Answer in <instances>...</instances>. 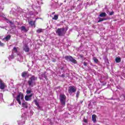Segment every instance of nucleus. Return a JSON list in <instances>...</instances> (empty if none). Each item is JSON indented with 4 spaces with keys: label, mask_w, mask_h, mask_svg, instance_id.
<instances>
[{
    "label": "nucleus",
    "mask_w": 125,
    "mask_h": 125,
    "mask_svg": "<svg viewBox=\"0 0 125 125\" xmlns=\"http://www.w3.org/2000/svg\"><path fill=\"white\" fill-rule=\"evenodd\" d=\"M115 61L116 63H120V62H121V58L118 57L116 58L115 59Z\"/></svg>",
    "instance_id": "f3484780"
},
{
    "label": "nucleus",
    "mask_w": 125,
    "mask_h": 125,
    "mask_svg": "<svg viewBox=\"0 0 125 125\" xmlns=\"http://www.w3.org/2000/svg\"><path fill=\"white\" fill-rule=\"evenodd\" d=\"M79 95H80V92L78 91L76 93V97H79Z\"/></svg>",
    "instance_id": "cd10ccee"
},
{
    "label": "nucleus",
    "mask_w": 125,
    "mask_h": 125,
    "mask_svg": "<svg viewBox=\"0 0 125 125\" xmlns=\"http://www.w3.org/2000/svg\"><path fill=\"white\" fill-rule=\"evenodd\" d=\"M24 114V115H22V117H24V116H25V115H26V113H23Z\"/></svg>",
    "instance_id": "473e14b6"
},
{
    "label": "nucleus",
    "mask_w": 125,
    "mask_h": 125,
    "mask_svg": "<svg viewBox=\"0 0 125 125\" xmlns=\"http://www.w3.org/2000/svg\"><path fill=\"white\" fill-rule=\"evenodd\" d=\"M29 25H30V26H32V27L34 26V27L35 28V27H36V26H35V21H30L28 22Z\"/></svg>",
    "instance_id": "f8f14e48"
},
{
    "label": "nucleus",
    "mask_w": 125,
    "mask_h": 125,
    "mask_svg": "<svg viewBox=\"0 0 125 125\" xmlns=\"http://www.w3.org/2000/svg\"><path fill=\"white\" fill-rule=\"evenodd\" d=\"M97 0H89V2L91 4H93V3H95V1H96Z\"/></svg>",
    "instance_id": "6ab92c4d"
},
{
    "label": "nucleus",
    "mask_w": 125,
    "mask_h": 125,
    "mask_svg": "<svg viewBox=\"0 0 125 125\" xmlns=\"http://www.w3.org/2000/svg\"><path fill=\"white\" fill-rule=\"evenodd\" d=\"M53 62H55V61H53Z\"/></svg>",
    "instance_id": "4c0bfd02"
},
{
    "label": "nucleus",
    "mask_w": 125,
    "mask_h": 125,
    "mask_svg": "<svg viewBox=\"0 0 125 125\" xmlns=\"http://www.w3.org/2000/svg\"><path fill=\"white\" fill-rule=\"evenodd\" d=\"M99 16L100 17H106V16H107V14L105 12L102 13L99 15Z\"/></svg>",
    "instance_id": "2eb2a0df"
},
{
    "label": "nucleus",
    "mask_w": 125,
    "mask_h": 125,
    "mask_svg": "<svg viewBox=\"0 0 125 125\" xmlns=\"http://www.w3.org/2000/svg\"><path fill=\"white\" fill-rule=\"evenodd\" d=\"M37 106H38V107H39V104H36Z\"/></svg>",
    "instance_id": "f704fd0d"
},
{
    "label": "nucleus",
    "mask_w": 125,
    "mask_h": 125,
    "mask_svg": "<svg viewBox=\"0 0 125 125\" xmlns=\"http://www.w3.org/2000/svg\"><path fill=\"white\" fill-rule=\"evenodd\" d=\"M11 37V36H10V35H7L6 37H5L4 40H5V41H9V40H10Z\"/></svg>",
    "instance_id": "a211bd4d"
},
{
    "label": "nucleus",
    "mask_w": 125,
    "mask_h": 125,
    "mask_svg": "<svg viewBox=\"0 0 125 125\" xmlns=\"http://www.w3.org/2000/svg\"><path fill=\"white\" fill-rule=\"evenodd\" d=\"M31 92H32V89H31L30 88H27V89L26 90L27 94H30V93H31Z\"/></svg>",
    "instance_id": "aec40b11"
},
{
    "label": "nucleus",
    "mask_w": 125,
    "mask_h": 125,
    "mask_svg": "<svg viewBox=\"0 0 125 125\" xmlns=\"http://www.w3.org/2000/svg\"><path fill=\"white\" fill-rule=\"evenodd\" d=\"M13 104H10V106H13Z\"/></svg>",
    "instance_id": "72a5a7b5"
},
{
    "label": "nucleus",
    "mask_w": 125,
    "mask_h": 125,
    "mask_svg": "<svg viewBox=\"0 0 125 125\" xmlns=\"http://www.w3.org/2000/svg\"><path fill=\"white\" fill-rule=\"evenodd\" d=\"M93 60L94 62H95V63H98V59H97V58H96V57L93 58Z\"/></svg>",
    "instance_id": "393cba45"
},
{
    "label": "nucleus",
    "mask_w": 125,
    "mask_h": 125,
    "mask_svg": "<svg viewBox=\"0 0 125 125\" xmlns=\"http://www.w3.org/2000/svg\"><path fill=\"white\" fill-rule=\"evenodd\" d=\"M20 30H21L22 33H27V32H28V29L24 26L21 27Z\"/></svg>",
    "instance_id": "9d476101"
},
{
    "label": "nucleus",
    "mask_w": 125,
    "mask_h": 125,
    "mask_svg": "<svg viewBox=\"0 0 125 125\" xmlns=\"http://www.w3.org/2000/svg\"><path fill=\"white\" fill-rule=\"evenodd\" d=\"M67 30L68 28H67L66 29L64 28H58L56 33L58 36H59V37H63L65 36V34H66Z\"/></svg>",
    "instance_id": "f03ea898"
},
{
    "label": "nucleus",
    "mask_w": 125,
    "mask_h": 125,
    "mask_svg": "<svg viewBox=\"0 0 125 125\" xmlns=\"http://www.w3.org/2000/svg\"><path fill=\"white\" fill-rule=\"evenodd\" d=\"M23 110H24V109H21V111H23Z\"/></svg>",
    "instance_id": "58836bf2"
},
{
    "label": "nucleus",
    "mask_w": 125,
    "mask_h": 125,
    "mask_svg": "<svg viewBox=\"0 0 125 125\" xmlns=\"http://www.w3.org/2000/svg\"><path fill=\"white\" fill-rule=\"evenodd\" d=\"M14 58V56H13V54H12L11 56H9L8 57V59L9 60H11L12 59H13Z\"/></svg>",
    "instance_id": "5701e85b"
},
{
    "label": "nucleus",
    "mask_w": 125,
    "mask_h": 125,
    "mask_svg": "<svg viewBox=\"0 0 125 125\" xmlns=\"http://www.w3.org/2000/svg\"><path fill=\"white\" fill-rule=\"evenodd\" d=\"M65 60H67V61H70V62L74 63V64H76V63H77V61L73 58V57H72L71 56H65Z\"/></svg>",
    "instance_id": "39448f33"
},
{
    "label": "nucleus",
    "mask_w": 125,
    "mask_h": 125,
    "mask_svg": "<svg viewBox=\"0 0 125 125\" xmlns=\"http://www.w3.org/2000/svg\"><path fill=\"white\" fill-rule=\"evenodd\" d=\"M22 103V107H23L24 108H28V104H27V103H25V102H23L21 103Z\"/></svg>",
    "instance_id": "dca6fc26"
},
{
    "label": "nucleus",
    "mask_w": 125,
    "mask_h": 125,
    "mask_svg": "<svg viewBox=\"0 0 125 125\" xmlns=\"http://www.w3.org/2000/svg\"><path fill=\"white\" fill-rule=\"evenodd\" d=\"M66 0H64V2H66Z\"/></svg>",
    "instance_id": "e433bc0d"
},
{
    "label": "nucleus",
    "mask_w": 125,
    "mask_h": 125,
    "mask_svg": "<svg viewBox=\"0 0 125 125\" xmlns=\"http://www.w3.org/2000/svg\"><path fill=\"white\" fill-rule=\"evenodd\" d=\"M55 14V12L52 13V14Z\"/></svg>",
    "instance_id": "c9c22d12"
},
{
    "label": "nucleus",
    "mask_w": 125,
    "mask_h": 125,
    "mask_svg": "<svg viewBox=\"0 0 125 125\" xmlns=\"http://www.w3.org/2000/svg\"><path fill=\"white\" fill-rule=\"evenodd\" d=\"M53 20H57L58 19V15H55L52 18Z\"/></svg>",
    "instance_id": "412c9836"
},
{
    "label": "nucleus",
    "mask_w": 125,
    "mask_h": 125,
    "mask_svg": "<svg viewBox=\"0 0 125 125\" xmlns=\"http://www.w3.org/2000/svg\"><path fill=\"white\" fill-rule=\"evenodd\" d=\"M42 29L39 28L37 30V33H38V34H40V33H42Z\"/></svg>",
    "instance_id": "b1692460"
},
{
    "label": "nucleus",
    "mask_w": 125,
    "mask_h": 125,
    "mask_svg": "<svg viewBox=\"0 0 125 125\" xmlns=\"http://www.w3.org/2000/svg\"><path fill=\"white\" fill-rule=\"evenodd\" d=\"M66 96L64 94H61L60 96V100L61 105L64 107L66 104Z\"/></svg>",
    "instance_id": "20e7f679"
},
{
    "label": "nucleus",
    "mask_w": 125,
    "mask_h": 125,
    "mask_svg": "<svg viewBox=\"0 0 125 125\" xmlns=\"http://www.w3.org/2000/svg\"><path fill=\"white\" fill-rule=\"evenodd\" d=\"M6 87V85L4 83L2 82L1 80L0 79V89H3Z\"/></svg>",
    "instance_id": "6e6552de"
},
{
    "label": "nucleus",
    "mask_w": 125,
    "mask_h": 125,
    "mask_svg": "<svg viewBox=\"0 0 125 125\" xmlns=\"http://www.w3.org/2000/svg\"><path fill=\"white\" fill-rule=\"evenodd\" d=\"M23 49L25 52H29V51L30 50V49L29 48V47L27 45H25L23 47Z\"/></svg>",
    "instance_id": "9b49d317"
},
{
    "label": "nucleus",
    "mask_w": 125,
    "mask_h": 125,
    "mask_svg": "<svg viewBox=\"0 0 125 125\" xmlns=\"http://www.w3.org/2000/svg\"><path fill=\"white\" fill-rule=\"evenodd\" d=\"M32 8H33V9L36 11V12L41 11V7L35 5V4H33L32 5Z\"/></svg>",
    "instance_id": "0eeeda50"
},
{
    "label": "nucleus",
    "mask_w": 125,
    "mask_h": 125,
    "mask_svg": "<svg viewBox=\"0 0 125 125\" xmlns=\"http://www.w3.org/2000/svg\"><path fill=\"white\" fill-rule=\"evenodd\" d=\"M14 52H17V48L14 47L13 49V53Z\"/></svg>",
    "instance_id": "a878e982"
},
{
    "label": "nucleus",
    "mask_w": 125,
    "mask_h": 125,
    "mask_svg": "<svg viewBox=\"0 0 125 125\" xmlns=\"http://www.w3.org/2000/svg\"><path fill=\"white\" fill-rule=\"evenodd\" d=\"M109 14V15H113V14H114V12H110Z\"/></svg>",
    "instance_id": "c756f323"
},
{
    "label": "nucleus",
    "mask_w": 125,
    "mask_h": 125,
    "mask_svg": "<svg viewBox=\"0 0 125 125\" xmlns=\"http://www.w3.org/2000/svg\"><path fill=\"white\" fill-rule=\"evenodd\" d=\"M86 65H87L86 62H84V65L86 66Z\"/></svg>",
    "instance_id": "2f4dec72"
},
{
    "label": "nucleus",
    "mask_w": 125,
    "mask_h": 125,
    "mask_svg": "<svg viewBox=\"0 0 125 125\" xmlns=\"http://www.w3.org/2000/svg\"><path fill=\"white\" fill-rule=\"evenodd\" d=\"M4 43L1 42L0 41V46H4Z\"/></svg>",
    "instance_id": "bb28decb"
},
{
    "label": "nucleus",
    "mask_w": 125,
    "mask_h": 125,
    "mask_svg": "<svg viewBox=\"0 0 125 125\" xmlns=\"http://www.w3.org/2000/svg\"><path fill=\"white\" fill-rule=\"evenodd\" d=\"M32 96H33V94H31L28 96L26 95L25 96L24 99H25V100H26V101H30V100H31V99H32Z\"/></svg>",
    "instance_id": "1a4fd4ad"
},
{
    "label": "nucleus",
    "mask_w": 125,
    "mask_h": 125,
    "mask_svg": "<svg viewBox=\"0 0 125 125\" xmlns=\"http://www.w3.org/2000/svg\"><path fill=\"white\" fill-rule=\"evenodd\" d=\"M26 73L25 72H23V73H22V77H26Z\"/></svg>",
    "instance_id": "c85d7f7f"
},
{
    "label": "nucleus",
    "mask_w": 125,
    "mask_h": 125,
    "mask_svg": "<svg viewBox=\"0 0 125 125\" xmlns=\"http://www.w3.org/2000/svg\"><path fill=\"white\" fill-rule=\"evenodd\" d=\"M16 100L20 105L24 102V95L22 93H20L16 97Z\"/></svg>",
    "instance_id": "7ed1b4c3"
},
{
    "label": "nucleus",
    "mask_w": 125,
    "mask_h": 125,
    "mask_svg": "<svg viewBox=\"0 0 125 125\" xmlns=\"http://www.w3.org/2000/svg\"><path fill=\"white\" fill-rule=\"evenodd\" d=\"M7 22L11 23V21H7Z\"/></svg>",
    "instance_id": "7c9ffc66"
},
{
    "label": "nucleus",
    "mask_w": 125,
    "mask_h": 125,
    "mask_svg": "<svg viewBox=\"0 0 125 125\" xmlns=\"http://www.w3.org/2000/svg\"><path fill=\"white\" fill-rule=\"evenodd\" d=\"M38 80V77H36L35 76H32L28 81L27 83L30 87H33L36 85V81Z\"/></svg>",
    "instance_id": "f257e3e1"
},
{
    "label": "nucleus",
    "mask_w": 125,
    "mask_h": 125,
    "mask_svg": "<svg viewBox=\"0 0 125 125\" xmlns=\"http://www.w3.org/2000/svg\"><path fill=\"white\" fill-rule=\"evenodd\" d=\"M77 91V88L75 86H70L68 88V93L72 94L75 93V92Z\"/></svg>",
    "instance_id": "423d86ee"
},
{
    "label": "nucleus",
    "mask_w": 125,
    "mask_h": 125,
    "mask_svg": "<svg viewBox=\"0 0 125 125\" xmlns=\"http://www.w3.org/2000/svg\"><path fill=\"white\" fill-rule=\"evenodd\" d=\"M3 95L2 93H0V102H2L3 99L2 98Z\"/></svg>",
    "instance_id": "4be33fe9"
},
{
    "label": "nucleus",
    "mask_w": 125,
    "mask_h": 125,
    "mask_svg": "<svg viewBox=\"0 0 125 125\" xmlns=\"http://www.w3.org/2000/svg\"><path fill=\"white\" fill-rule=\"evenodd\" d=\"M92 120L93 123H96V115L94 114L92 116Z\"/></svg>",
    "instance_id": "ddd939ff"
},
{
    "label": "nucleus",
    "mask_w": 125,
    "mask_h": 125,
    "mask_svg": "<svg viewBox=\"0 0 125 125\" xmlns=\"http://www.w3.org/2000/svg\"><path fill=\"white\" fill-rule=\"evenodd\" d=\"M98 19H99V21H98V23H99V22H102V21H105L107 20V19H106V18H98Z\"/></svg>",
    "instance_id": "4468645a"
}]
</instances>
